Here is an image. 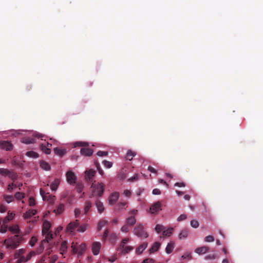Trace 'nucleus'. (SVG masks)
<instances>
[{
    "instance_id": "nucleus-1",
    "label": "nucleus",
    "mask_w": 263,
    "mask_h": 263,
    "mask_svg": "<svg viewBox=\"0 0 263 263\" xmlns=\"http://www.w3.org/2000/svg\"><path fill=\"white\" fill-rule=\"evenodd\" d=\"M23 237L18 235H15L6 239L4 241V244L6 245L7 248L15 249L17 248L20 244L23 241Z\"/></svg>"
},
{
    "instance_id": "nucleus-2",
    "label": "nucleus",
    "mask_w": 263,
    "mask_h": 263,
    "mask_svg": "<svg viewBox=\"0 0 263 263\" xmlns=\"http://www.w3.org/2000/svg\"><path fill=\"white\" fill-rule=\"evenodd\" d=\"M105 185L103 183L97 182L92 183L91 185V195L90 197L97 196L101 197L104 193Z\"/></svg>"
},
{
    "instance_id": "nucleus-3",
    "label": "nucleus",
    "mask_w": 263,
    "mask_h": 263,
    "mask_svg": "<svg viewBox=\"0 0 263 263\" xmlns=\"http://www.w3.org/2000/svg\"><path fill=\"white\" fill-rule=\"evenodd\" d=\"M71 248L73 254H78L79 255H82L86 250V245L85 243H82L78 245L77 242H72Z\"/></svg>"
},
{
    "instance_id": "nucleus-4",
    "label": "nucleus",
    "mask_w": 263,
    "mask_h": 263,
    "mask_svg": "<svg viewBox=\"0 0 263 263\" xmlns=\"http://www.w3.org/2000/svg\"><path fill=\"white\" fill-rule=\"evenodd\" d=\"M134 234L141 238H146L148 234L144 230V226L142 224L137 225L133 231Z\"/></svg>"
},
{
    "instance_id": "nucleus-5",
    "label": "nucleus",
    "mask_w": 263,
    "mask_h": 263,
    "mask_svg": "<svg viewBox=\"0 0 263 263\" xmlns=\"http://www.w3.org/2000/svg\"><path fill=\"white\" fill-rule=\"evenodd\" d=\"M0 174L3 176H8L11 180L15 181L17 179V176L16 173L7 168H0Z\"/></svg>"
},
{
    "instance_id": "nucleus-6",
    "label": "nucleus",
    "mask_w": 263,
    "mask_h": 263,
    "mask_svg": "<svg viewBox=\"0 0 263 263\" xmlns=\"http://www.w3.org/2000/svg\"><path fill=\"white\" fill-rule=\"evenodd\" d=\"M66 180L68 183L73 185L76 183L77 177L74 173L71 171H69L66 173Z\"/></svg>"
},
{
    "instance_id": "nucleus-7",
    "label": "nucleus",
    "mask_w": 263,
    "mask_h": 263,
    "mask_svg": "<svg viewBox=\"0 0 263 263\" xmlns=\"http://www.w3.org/2000/svg\"><path fill=\"white\" fill-rule=\"evenodd\" d=\"M13 146L12 144L7 141H0V148L5 149L7 151H11L13 149Z\"/></svg>"
},
{
    "instance_id": "nucleus-8",
    "label": "nucleus",
    "mask_w": 263,
    "mask_h": 263,
    "mask_svg": "<svg viewBox=\"0 0 263 263\" xmlns=\"http://www.w3.org/2000/svg\"><path fill=\"white\" fill-rule=\"evenodd\" d=\"M79 225V221L78 220H76L74 221L70 222L66 228L67 232L72 233L74 231L76 228Z\"/></svg>"
},
{
    "instance_id": "nucleus-9",
    "label": "nucleus",
    "mask_w": 263,
    "mask_h": 263,
    "mask_svg": "<svg viewBox=\"0 0 263 263\" xmlns=\"http://www.w3.org/2000/svg\"><path fill=\"white\" fill-rule=\"evenodd\" d=\"M101 247V244L100 242L95 241L92 244L91 249L94 255L99 254Z\"/></svg>"
},
{
    "instance_id": "nucleus-10",
    "label": "nucleus",
    "mask_w": 263,
    "mask_h": 263,
    "mask_svg": "<svg viewBox=\"0 0 263 263\" xmlns=\"http://www.w3.org/2000/svg\"><path fill=\"white\" fill-rule=\"evenodd\" d=\"M119 197V193L118 192H114L110 194L108 198L109 204L114 205L117 201Z\"/></svg>"
},
{
    "instance_id": "nucleus-11",
    "label": "nucleus",
    "mask_w": 263,
    "mask_h": 263,
    "mask_svg": "<svg viewBox=\"0 0 263 263\" xmlns=\"http://www.w3.org/2000/svg\"><path fill=\"white\" fill-rule=\"evenodd\" d=\"M161 203L160 201H158L153 205L150 208L151 212L152 214H155L161 210Z\"/></svg>"
},
{
    "instance_id": "nucleus-12",
    "label": "nucleus",
    "mask_w": 263,
    "mask_h": 263,
    "mask_svg": "<svg viewBox=\"0 0 263 263\" xmlns=\"http://www.w3.org/2000/svg\"><path fill=\"white\" fill-rule=\"evenodd\" d=\"M93 153V151L89 148H82L80 150V154L82 156L89 157Z\"/></svg>"
},
{
    "instance_id": "nucleus-13",
    "label": "nucleus",
    "mask_w": 263,
    "mask_h": 263,
    "mask_svg": "<svg viewBox=\"0 0 263 263\" xmlns=\"http://www.w3.org/2000/svg\"><path fill=\"white\" fill-rule=\"evenodd\" d=\"M96 174V171L92 169H90L85 171V179L86 181H90L92 177Z\"/></svg>"
},
{
    "instance_id": "nucleus-14",
    "label": "nucleus",
    "mask_w": 263,
    "mask_h": 263,
    "mask_svg": "<svg viewBox=\"0 0 263 263\" xmlns=\"http://www.w3.org/2000/svg\"><path fill=\"white\" fill-rule=\"evenodd\" d=\"M51 227V223L48 221H45L43 224V229H42V233L43 235H45V234L48 232L50 228Z\"/></svg>"
},
{
    "instance_id": "nucleus-15",
    "label": "nucleus",
    "mask_w": 263,
    "mask_h": 263,
    "mask_svg": "<svg viewBox=\"0 0 263 263\" xmlns=\"http://www.w3.org/2000/svg\"><path fill=\"white\" fill-rule=\"evenodd\" d=\"M95 204L99 213H102L104 212V207L103 203L99 199H97L96 200Z\"/></svg>"
},
{
    "instance_id": "nucleus-16",
    "label": "nucleus",
    "mask_w": 263,
    "mask_h": 263,
    "mask_svg": "<svg viewBox=\"0 0 263 263\" xmlns=\"http://www.w3.org/2000/svg\"><path fill=\"white\" fill-rule=\"evenodd\" d=\"M209 249L208 247L203 246L196 248L195 252L199 255H201L205 253L209 250Z\"/></svg>"
},
{
    "instance_id": "nucleus-17",
    "label": "nucleus",
    "mask_w": 263,
    "mask_h": 263,
    "mask_svg": "<svg viewBox=\"0 0 263 263\" xmlns=\"http://www.w3.org/2000/svg\"><path fill=\"white\" fill-rule=\"evenodd\" d=\"M37 213V211L36 210L32 209L29 210L25 213L24 214V217L25 219H29L31 218L32 216L35 215Z\"/></svg>"
},
{
    "instance_id": "nucleus-18",
    "label": "nucleus",
    "mask_w": 263,
    "mask_h": 263,
    "mask_svg": "<svg viewBox=\"0 0 263 263\" xmlns=\"http://www.w3.org/2000/svg\"><path fill=\"white\" fill-rule=\"evenodd\" d=\"M60 180L59 179L56 178L50 184V189L52 191H56L60 184Z\"/></svg>"
},
{
    "instance_id": "nucleus-19",
    "label": "nucleus",
    "mask_w": 263,
    "mask_h": 263,
    "mask_svg": "<svg viewBox=\"0 0 263 263\" xmlns=\"http://www.w3.org/2000/svg\"><path fill=\"white\" fill-rule=\"evenodd\" d=\"M147 245L148 243L146 242H144L143 243H142L136 249V253L138 254H141L143 252V251L147 248Z\"/></svg>"
},
{
    "instance_id": "nucleus-20",
    "label": "nucleus",
    "mask_w": 263,
    "mask_h": 263,
    "mask_svg": "<svg viewBox=\"0 0 263 263\" xmlns=\"http://www.w3.org/2000/svg\"><path fill=\"white\" fill-rule=\"evenodd\" d=\"M161 246V243L158 242H155L153 245L152 247L149 249V252L150 253H153L158 250L160 247Z\"/></svg>"
},
{
    "instance_id": "nucleus-21",
    "label": "nucleus",
    "mask_w": 263,
    "mask_h": 263,
    "mask_svg": "<svg viewBox=\"0 0 263 263\" xmlns=\"http://www.w3.org/2000/svg\"><path fill=\"white\" fill-rule=\"evenodd\" d=\"M136 220L134 216H130L126 220V223L127 225H128L130 227L133 226L136 223Z\"/></svg>"
},
{
    "instance_id": "nucleus-22",
    "label": "nucleus",
    "mask_w": 263,
    "mask_h": 263,
    "mask_svg": "<svg viewBox=\"0 0 263 263\" xmlns=\"http://www.w3.org/2000/svg\"><path fill=\"white\" fill-rule=\"evenodd\" d=\"M25 249H21L17 250L15 251V253L14 254V259H17L23 255H24L25 253Z\"/></svg>"
},
{
    "instance_id": "nucleus-23",
    "label": "nucleus",
    "mask_w": 263,
    "mask_h": 263,
    "mask_svg": "<svg viewBox=\"0 0 263 263\" xmlns=\"http://www.w3.org/2000/svg\"><path fill=\"white\" fill-rule=\"evenodd\" d=\"M174 248V242L171 241L169 243H168L167 245L166 246V247L165 248V251L167 254L171 253Z\"/></svg>"
},
{
    "instance_id": "nucleus-24",
    "label": "nucleus",
    "mask_w": 263,
    "mask_h": 263,
    "mask_svg": "<svg viewBox=\"0 0 263 263\" xmlns=\"http://www.w3.org/2000/svg\"><path fill=\"white\" fill-rule=\"evenodd\" d=\"M65 205L63 203H60L57 206V209L54 210L53 212L57 214H61L64 210Z\"/></svg>"
},
{
    "instance_id": "nucleus-25",
    "label": "nucleus",
    "mask_w": 263,
    "mask_h": 263,
    "mask_svg": "<svg viewBox=\"0 0 263 263\" xmlns=\"http://www.w3.org/2000/svg\"><path fill=\"white\" fill-rule=\"evenodd\" d=\"M68 248V243L66 241H63L60 246V250L61 252V253L62 254H63V253L65 252H66Z\"/></svg>"
},
{
    "instance_id": "nucleus-26",
    "label": "nucleus",
    "mask_w": 263,
    "mask_h": 263,
    "mask_svg": "<svg viewBox=\"0 0 263 263\" xmlns=\"http://www.w3.org/2000/svg\"><path fill=\"white\" fill-rule=\"evenodd\" d=\"M40 166L45 171H49L50 170V166L49 164L44 160H41L40 161Z\"/></svg>"
},
{
    "instance_id": "nucleus-27",
    "label": "nucleus",
    "mask_w": 263,
    "mask_h": 263,
    "mask_svg": "<svg viewBox=\"0 0 263 263\" xmlns=\"http://www.w3.org/2000/svg\"><path fill=\"white\" fill-rule=\"evenodd\" d=\"M15 216V214L12 213L10 212V211L8 213V215L7 217H6L4 219V224L7 223L9 221L12 220L14 216Z\"/></svg>"
},
{
    "instance_id": "nucleus-28",
    "label": "nucleus",
    "mask_w": 263,
    "mask_h": 263,
    "mask_svg": "<svg viewBox=\"0 0 263 263\" xmlns=\"http://www.w3.org/2000/svg\"><path fill=\"white\" fill-rule=\"evenodd\" d=\"M44 243H45V241H42L40 242V246L36 249V253L37 254H40L43 252L44 250Z\"/></svg>"
},
{
    "instance_id": "nucleus-29",
    "label": "nucleus",
    "mask_w": 263,
    "mask_h": 263,
    "mask_svg": "<svg viewBox=\"0 0 263 263\" xmlns=\"http://www.w3.org/2000/svg\"><path fill=\"white\" fill-rule=\"evenodd\" d=\"M189 234V231L187 229L182 230L179 234V238L180 239H184L186 238Z\"/></svg>"
},
{
    "instance_id": "nucleus-30",
    "label": "nucleus",
    "mask_w": 263,
    "mask_h": 263,
    "mask_svg": "<svg viewBox=\"0 0 263 263\" xmlns=\"http://www.w3.org/2000/svg\"><path fill=\"white\" fill-rule=\"evenodd\" d=\"M108 223V221L105 219H101L98 224V230L100 231L102 228L105 227Z\"/></svg>"
},
{
    "instance_id": "nucleus-31",
    "label": "nucleus",
    "mask_w": 263,
    "mask_h": 263,
    "mask_svg": "<svg viewBox=\"0 0 263 263\" xmlns=\"http://www.w3.org/2000/svg\"><path fill=\"white\" fill-rule=\"evenodd\" d=\"M41 150L46 154H49L51 153V149L46 146L45 143H42L40 145Z\"/></svg>"
},
{
    "instance_id": "nucleus-32",
    "label": "nucleus",
    "mask_w": 263,
    "mask_h": 263,
    "mask_svg": "<svg viewBox=\"0 0 263 263\" xmlns=\"http://www.w3.org/2000/svg\"><path fill=\"white\" fill-rule=\"evenodd\" d=\"M53 150L55 154L61 157H62L66 153L65 149H61L58 147L54 148Z\"/></svg>"
},
{
    "instance_id": "nucleus-33",
    "label": "nucleus",
    "mask_w": 263,
    "mask_h": 263,
    "mask_svg": "<svg viewBox=\"0 0 263 263\" xmlns=\"http://www.w3.org/2000/svg\"><path fill=\"white\" fill-rule=\"evenodd\" d=\"M136 153L132 151L131 150H129L128 151L126 154V158L127 160H132L133 159V157L136 156Z\"/></svg>"
},
{
    "instance_id": "nucleus-34",
    "label": "nucleus",
    "mask_w": 263,
    "mask_h": 263,
    "mask_svg": "<svg viewBox=\"0 0 263 263\" xmlns=\"http://www.w3.org/2000/svg\"><path fill=\"white\" fill-rule=\"evenodd\" d=\"M45 235V239L43 241H45V243H48L53 238V234L50 232H48Z\"/></svg>"
},
{
    "instance_id": "nucleus-35",
    "label": "nucleus",
    "mask_w": 263,
    "mask_h": 263,
    "mask_svg": "<svg viewBox=\"0 0 263 263\" xmlns=\"http://www.w3.org/2000/svg\"><path fill=\"white\" fill-rule=\"evenodd\" d=\"M49 203L53 204L55 200V196L51 195L49 193H47V198L46 199Z\"/></svg>"
},
{
    "instance_id": "nucleus-36",
    "label": "nucleus",
    "mask_w": 263,
    "mask_h": 263,
    "mask_svg": "<svg viewBox=\"0 0 263 263\" xmlns=\"http://www.w3.org/2000/svg\"><path fill=\"white\" fill-rule=\"evenodd\" d=\"M4 199L8 203H9L14 200V197L12 195H4Z\"/></svg>"
},
{
    "instance_id": "nucleus-37",
    "label": "nucleus",
    "mask_w": 263,
    "mask_h": 263,
    "mask_svg": "<svg viewBox=\"0 0 263 263\" xmlns=\"http://www.w3.org/2000/svg\"><path fill=\"white\" fill-rule=\"evenodd\" d=\"M85 203L86 204L84 208V214H86L91 208V203L90 201H86Z\"/></svg>"
},
{
    "instance_id": "nucleus-38",
    "label": "nucleus",
    "mask_w": 263,
    "mask_h": 263,
    "mask_svg": "<svg viewBox=\"0 0 263 263\" xmlns=\"http://www.w3.org/2000/svg\"><path fill=\"white\" fill-rule=\"evenodd\" d=\"M173 231V228H169L167 229L166 230H163V236L164 237L165 236H170L171 234H172Z\"/></svg>"
},
{
    "instance_id": "nucleus-39",
    "label": "nucleus",
    "mask_w": 263,
    "mask_h": 263,
    "mask_svg": "<svg viewBox=\"0 0 263 263\" xmlns=\"http://www.w3.org/2000/svg\"><path fill=\"white\" fill-rule=\"evenodd\" d=\"M117 237H118L117 235L114 233H110L109 236V240L112 243H114L115 242V241L117 239Z\"/></svg>"
},
{
    "instance_id": "nucleus-40",
    "label": "nucleus",
    "mask_w": 263,
    "mask_h": 263,
    "mask_svg": "<svg viewBox=\"0 0 263 263\" xmlns=\"http://www.w3.org/2000/svg\"><path fill=\"white\" fill-rule=\"evenodd\" d=\"M133 250V247L131 246H125V248L121 251L123 254H126Z\"/></svg>"
},
{
    "instance_id": "nucleus-41",
    "label": "nucleus",
    "mask_w": 263,
    "mask_h": 263,
    "mask_svg": "<svg viewBox=\"0 0 263 263\" xmlns=\"http://www.w3.org/2000/svg\"><path fill=\"white\" fill-rule=\"evenodd\" d=\"M26 155L30 157L37 158L39 157L38 154L33 151H29L27 152Z\"/></svg>"
},
{
    "instance_id": "nucleus-42",
    "label": "nucleus",
    "mask_w": 263,
    "mask_h": 263,
    "mask_svg": "<svg viewBox=\"0 0 263 263\" xmlns=\"http://www.w3.org/2000/svg\"><path fill=\"white\" fill-rule=\"evenodd\" d=\"M16 199H17L18 200H20L24 198V194L23 193L21 192H17L14 195V197Z\"/></svg>"
},
{
    "instance_id": "nucleus-43",
    "label": "nucleus",
    "mask_w": 263,
    "mask_h": 263,
    "mask_svg": "<svg viewBox=\"0 0 263 263\" xmlns=\"http://www.w3.org/2000/svg\"><path fill=\"white\" fill-rule=\"evenodd\" d=\"M17 259H18L16 261V263H23L27 261V259H26V256H25L24 255H23Z\"/></svg>"
},
{
    "instance_id": "nucleus-44",
    "label": "nucleus",
    "mask_w": 263,
    "mask_h": 263,
    "mask_svg": "<svg viewBox=\"0 0 263 263\" xmlns=\"http://www.w3.org/2000/svg\"><path fill=\"white\" fill-rule=\"evenodd\" d=\"M84 185L82 183H78L76 185V190L78 193H81L83 190Z\"/></svg>"
},
{
    "instance_id": "nucleus-45",
    "label": "nucleus",
    "mask_w": 263,
    "mask_h": 263,
    "mask_svg": "<svg viewBox=\"0 0 263 263\" xmlns=\"http://www.w3.org/2000/svg\"><path fill=\"white\" fill-rule=\"evenodd\" d=\"M181 258L183 259H187L188 260H190L192 258V256L191 252H186L184 253L182 256Z\"/></svg>"
},
{
    "instance_id": "nucleus-46",
    "label": "nucleus",
    "mask_w": 263,
    "mask_h": 263,
    "mask_svg": "<svg viewBox=\"0 0 263 263\" xmlns=\"http://www.w3.org/2000/svg\"><path fill=\"white\" fill-rule=\"evenodd\" d=\"M87 226L85 224H82L77 229L79 232H84L86 230Z\"/></svg>"
},
{
    "instance_id": "nucleus-47",
    "label": "nucleus",
    "mask_w": 263,
    "mask_h": 263,
    "mask_svg": "<svg viewBox=\"0 0 263 263\" xmlns=\"http://www.w3.org/2000/svg\"><path fill=\"white\" fill-rule=\"evenodd\" d=\"M103 164L104 165V166L107 168H110L112 165V163L111 162L107 160H104L103 161Z\"/></svg>"
},
{
    "instance_id": "nucleus-48",
    "label": "nucleus",
    "mask_w": 263,
    "mask_h": 263,
    "mask_svg": "<svg viewBox=\"0 0 263 263\" xmlns=\"http://www.w3.org/2000/svg\"><path fill=\"white\" fill-rule=\"evenodd\" d=\"M164 228L163 226L160 224H157L155 227V230L158 233H159L161 231H163Z\"/></svg>"
},
{
    "instance_id": "nucleus-49",
    "label": "nucleus",
    "mask_w": 263,
    "mask_h": 263,
    "mask_svg": "<svg viewBox=\"0 0 263 263\" xmlns=\"http://www.w3.org/2000/svg\"><path fill=\"white\" fill-rule=\"evenodd\" d=\"M9 230L13 233H18L19 232V229L17 226L10 227L9 228Z\"/></svg>"
},
{
    "instance_id": "nucleus-50",
    "label": "nucleus",
    "mask_w": 263,
    "mask_h": 263,
    "mask_svg": "<svg viewBox=\"0 0 263 263\" xmlns=\"http://www.w3.org/2000/svg\"><path fill=\"white\" fill-rule=\"evenodd\" d=\"M191 226L194 228H197L199 227V222L195 220H192L191 221Z\"/></svg>"
},
{
    "instance_id": "nucleus-51",
    "label": "nucleus",
    "mask_w": 263,
    "mask_h": 263,
    "mask_svg": "<svg viewBox=\"0 0 263 263\" xmlns=\"http://www.w3.org/2000/svg\"><path fill=\"white\" fill-rule=\"evenodd\" d=\"M23 142L26 144H30L34 142V139L33 138H27L23 140Z\"/></svg>"
},
{
    "instance_id": "nucleus-52",
    "label": "nucleus",
    "mask_w": 263,
    "mask_h": 263,
    "mask_svg": "<svg viewBox=\"0 0 263 263\" xmlns=\"http://www.w3.org/2000/svg\"><path fill=\"white\" fill-rule=\"evenodd\" d=\"M40 194L42 196L43 200H45L47 198V193H46L43 189H40Z\"/></svg>"
},
{
    "instance_id": "nucleus-53",
    "label": "nucleus",
    "mask_w": 263,
    "mask_h": 263,
    "mask_svg": "<svg viewBox=\"0 0 263 263\" xmlns=\"http://www.w3.org/2000/svg\"><path fill=\"white\" fill-rule=\"evenodd\" d=\"M214 240V238L212 235H208L205 237V241L208 242H213Z\"/></svg>"
},
{
    "instance_id": "nucleus-54",
    "label": "nucleus",
    "mask_w": 263,
    "mask_h": 263,
    "mask_svg": "<svg viewBox=\"0 0 263 263\" xmlns=\"http://www.w3.org/2000/svg\"><path fill=\"white\" fill-rule=\"evenodd\" d=\"M126 204H127V202H120L118 204V209L119 210H121V209H124V208H125L127 206Z\"/></svg>"
},
{
    "instance_id": "nucleus-55",
    "label": "nucleus",
    "mask_w": 263,
    "mask_h": 263,
    "mask_svg": "<svg viewBox=\"0 0 263 263\" xmlns=\"http://www.w3.org/2000/svg\"><path fill=\"white\" fill-rule=\"evenodd\" d=\"M35 200L33 197H30L29 199V204L31 206H33L35 205Z\"/></svg>"
},
{
    "instance_id": "nucleus-56",
    "label": "nucleus",
    "mask_w": 263,
    "mask_h": 263,
    "mask_svg": "<svg viewBox=\"0 0 263 263\" xmlns=\"http://www.w3.org/2000/svg\"><path fill=\"white\" fill-rule=\"evenodd\" d=\"M155 260L151 258H148L146 259H145L142 263H155Z\"/></svg>"
},
{
    "instance_id": "nucleus-57",
    "label": "nucleus",
    "mask_w": 263,
    "mask_h": 263,
    "mask_svg": "<svg viewBox=\"0 0 263 263\" xmlns=\"http://www.w3.org/2000/svg\"><path fill=\"white\" fill-rule=\"evenodd\" d=\"M97 155L100 157L106 156L108 155V152L99 151L97 152Z\"/></svg>"
},
{
    "instance_id": "nucleus-58",
    "label": "nucleus",
    "mask_w": 263,
    "mask_h": 263,
    "mask_svg": "<svg viewBox=\"0 0 263 263\" xmlns=\"http://www.w3.org/2000/svg\"><path fill=\"white\" fill-rule=\"evenodd\" d=\"M187 218V216L185 214H181V215H180L178 218H177V221H181L183 220H185Z\"/></svg>"
},
{
    "instance_id": "nucleus-59",
    "label": "nucleus",
    "mask_w": 263,
    "mask_h": 263,
    "mask_svg": "<svg viewBox=\"0 0 263 263\" xmlns=\"http://www.w3.org/2000/svg\"><path fill=\"white\" fill-rule=\"evenodd\" d=\"M138 179H139V175L135 174L134 176L129 178L128 181H130V182H133V181H136V180H138Z\"/></svg>"
},
{
    "instance_id": "nucleus-60",
    "label": "nucleus",
    "mask_w": 263,
    "mask_h": 263,
    "mask_svg": "<svg viewBox=\"0 0 263 263\" xmlns=\"http://www.w3.org/2000/svg\"><path fill=\"white\" fill-rule=\"evenodd\" d=\"M108 233H109L108 230V229H106L105 231L104 232L103 236V240L104 241H105L106 240L108 236Z\"/></svg>"
},
{
    "instance_id": "nucleus-61",
    "label": "nucleus",
    "mask_w": 263,
    "mask_h": 263,
    "mask_svg": "<svg viewBox=\"0 0 263 263\" xmlns=\"http://www.w3.org/2000/svg\"><path fill=\"white\" fill-rule=\"evenodd\" d=\"M128 226H129L127 225V224L126 225L123 226L121 229V231L123 232H125V233L128 232V231H129Z\"/></svg>"
},
{
    "instance_id": "nucleus-62",
    "label": "nucleus",
    "mask_w": 263,
    "mask_h": 263,
    "mask_svg": "<svg viewBox=\"0 0 263 263\" xmlns=\"http://www.w3.org/2000/svg\"><path fill=\"white\" fill-rule=\"evenodd\" d=\"M37 241V239L35 237H32L30 241V245L33 247L34 246L35 243Z\"/></svg>"
},
{
    "instance_id": "nucleus-63",
    "label": "nucleus",
    "mask_w": 263,
    "mask_h": 263,
    "mask_svg": "<svg viewBox=\"0 0 263 263\" xmlns=\"http://www.w3.org/2000/svg\"><path fill=\"white\" fill-rule=\"evenodd\" d=\"M14 186L16 187V185H14L13 183H10L8 185L7 189L10 192H11L13 189Z\"/></svg>"
},
{
    "instance_id": "nucleus-64",
    "label": "nucleus",
    "mask_w": 263,
    "mask_h": 263,
    "mask_svg": "<svg viewBox=\"0 0 263 263\" xmlns=\"http://www.w3.org/2000/svg\"><path fill=\"white\" fill-rule=\"evenodd\" d=\"M81 214V210L79 209H76L74 210V216L76 218H78L79 217Z\"/></svg>"
}]
</instances>
